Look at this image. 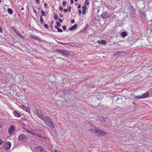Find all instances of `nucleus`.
Listing matches in <instances>:
<instances>
[{
	"label": "nucleus",
	"mask_w": 152,
	"mask_h": 152,
	"mask_svg": "<svg viewBox=\"0 0 152 152\" xmlns=\"http://www.w3.org/2000/svg\"><path fill=\"white\" fill-rule=\"evenodd\" d=\"M42 119L45 122V124L47 126H48L50 128H54L55 126L53 124L51 121V119L48 117H44L42 118Z\"/></svg>",
	"instance_id": "obj_1"
},
{
	"label": "nucleus",
	"mask_w": 152,
	"mask_h": 152,
	"mask_svg": "<svg viewBox=\"0 0 152 152\" xmlns=\"http://www.w3.org/2000/svg\"><path fill=\"white\" fill-rule=\"evenodd\" d=\"M55 52L59 53L61 55H62L68 57L70 55V52L68 51L59 49L56 50L54 51Z\"/></svg>",
	"instance_id": "obj_2"
},
{
	"label": "nucleus",
	"mask_w": 152,
	"mask_h": 152,
	"mask_svg": "<svg viewBox=\"0 0 152 152\" xmlns=\"http://www.w3.org/2000/svg\"><path fill=\"white\" fill-rule=\"evenodd\" d=\"M63 93L64 95L67 96L69 98H70V96L72 97V96H74L73 94H74V93L73 91H66L64 90Z\"/></svg>",
	"instance_id": "obj_3"
},
{
	"label": "nucleus",
	"mask_w": 152,
	"mask_h": 152,
	"mask_svg": "<svg viewBox=\"0 0 152 152\" xmlns=\"http://www.w3.org/2000/svg\"><path fill=\"white\" fill-rule=\"evenodd\" d=\"M37 115L40 118L42 119L43 117V114L41 110L39 109H37L35 112Z\"/></svg>",
	"instance_id": "obj_4"
},
{
	"label": "nucleus",
	"mask_w": 152,
	"mask_h": 152,
	"mask_svg": "<svg viewBox=\"0 0 152 152\" xmlns=\"http://www.w3.org/2000/svg\"><path fill=\"white\" fill-rule=\"evenodd\" d=\"M11 146V143L10 142H7L4 145V148L6 150L8 151Z\"/></svg>",
	"instance_id": "obj_5"
},
{
	"label": "nucleus",
	"mask_w": 152,
	"mask_h": 152,
	"mask_svg": "<svg viewBox=\"0 0 152 152\" xmlns=\"http://www.w3.org/2000/svg\"><path fill=\"white\" fill-rule=\"evenodd\" d=\"M35 152H46L42 146L37 147L35 149Z\"/></svg>",
	"instance_id": "obj_6"
},
{
	"label": "nucleus",
	"mask_w": 152,
	"mask_h": 152,
	"mask_svg": "<svg viewBox=\"0 0 152 152\" xmlns=\"http://www.w3.org/2000/svg\"><path fill=\"white\" fill-rule=\"evenodd\" d=\"M96 133L102 136H104L106 135L107 133L104 132L101 129H97L96 131Z\"/></svg>",
	"instance_id": "obj_7"
},
{
	"label": "nucleus",
	"mask_w": 152,
	"mask_h": 152,
	"mask_svg": "<svg viewBox=\"0 0 152 152\" xmlns=\"http://www.w3.org/2000/svg\"><path fill=\"white\" fill-rule=\"evenodd\" d=\"M26 138V137L23 134H20L18 138V140L19 141H23L25 140Z\"/></svg>",
	"instance_id": "obj_8"
},
{
	"label": "nucleus",
	"mask_w": 152,
	"mask_h": 152,
	"mask_svg": "<svg viewBox=\"0 0 152 152\" xmlns=\"http://www.w3.org/2000/svg\"><path fill=\"white\" fill-rule=\"evenodd\" d=\"M12 30L14 31L20 37H21L23 38H24V37L22 34H21L15 28V27H12Z\"/></svg>",
	"instance_id": "obj_9"
},
{
	"label": "nucleus",
	"mask_w": 152,
	"mask_h": 152,
	"mask_svg": "<svg viewBox=\"0 0 152 152\" xmlns=\"http://www.w3.org/2000/svg\"><path fill=\"white\" fill-rule=\"evenodd\" d=\"M128 10L129 12H130V13L132 14H133L134 13V11L133 7L132 6L130 5H129L128 6Z\"/></svg>",
	"instance_id": "obj_10"
},
{
	"label": "nucleus",
	"mask_w": 152,
	"mask_h": 152,
	"mask_svg": "<svg viewBox=\"0 0 152 152\" xmlns=\"http://www.w3.org/2000/svg\"><path fill=\"white\" fill-rule=\"evenodd\" d=\"M101 16L103 18H107L109 17V15L107 14V12H105L102 14Z\"/></svg>",
	"instance_id": "obj_11"
},
{
	"label": "nucleus",
	"mask_w": 152,
	"mask_h": 152,
	"mask_svg": "<svg viewBox=\"0 0 152 152\" xmlns=\"http://www.w3.org/2000/svg\"><path fill=\"white\" fill-rule=\"evenodd\" d=\"M82 8L83 9L82 13L84 15L85 13L86 10L87 9L86 3H84V6L82 7Z\"/></svg>",
	"instance_id": "obj_12"
},
{
	"label": "nucleus",
	"mask_w": 152,
	"mask_h": 152,
	"mask_svg": "<svg viewBox=\"0 0 152 152\" xmlns=\"http://www.w3.org/2000/svg\"><path fill=\"white\" fill-rule=\"evenodd\" d=\"M149 96V94L148 92H146L143 94L142 95V99H144L148 97Z\"/></svg>",
	"instance_id": "obj_13"
},
{
	"label": "nucleus",
	"mask_w": 152,
	"mask_h": 152,
	"mask_svg": "<svg viewBox=\"0 0 152 152\" xmlns=\"http://www.w3.org/2000/svg\"><path fill=\"white\" fill-rule=\"evenodd\" d=\"M97 42L99 44H102V45H105L107 43L106 40L103 39H102L101 41H100L99 40L98 41H97Z\"/></svg>",
	"instance_id": "obj_14"
},
{
	"label": "nucleus",
	"mask_w": 152,
	"mask_h": 152,
	"mask_svg": "<svg viewBox=\"0 0 152 152\" xmlns=\"http://www.w3.org/2000/svg\"><path fill=\"white\" fill-rule=\"evenodd\" d=\"M13 114L15 116H17L18 117H20L21 116L19 112H17L16 111H13Z\"/></svg>",
	"instance_id": "obj_15"
},
{
	"label": "nucleus",
	"mask_w": 152,
	"mask_h": 152,
	"mask_svg": "<svg viewBox=\"0 0 152 152\" xmlns=\"http://www.w3.org/2000/svg\"><path fill=\"white\" fill-rule=\"evenodd\" d=\"M131 95L132 96H133V98L135 99H142V97L141 95L140 96H135L134 95L132 94H131Z\"/></svg>",
	"instance_id": "obj_16"
},
{
	"label": "nucleus",
	"mask_w": 152,
	"mask_h": 152,
	"mask_svg": "<svg viewBox=\"0 0 152 152\" xmlns=\"http://www.w3.org/2000/svg\"><path fill=\"white\" fill-rule=\"evenodd\" d=\"M30 37L32 39H34L35 40H37L39 41H40L41 40L38 37H37L33 36H31Z\"/></svg>",
	"instance_id": "obj_17"
},
{
	"label": "nucleus",
	"mask_w": 152,
	"mask_h": 152,
	"mask_svg": "<svg viewBox=\"0 0 152 152\" xmlns=\"http://www.w3.org/2000/svg\"><path fill=\"white\" fill-rule=\"evenodd\" d=\"M139 13L143 17H145L146 16L145 13L144 12H143L141 10H140L139 11Z\"/></svg>",
	"instance_id": "obj_18"
},
{
	"label": "nucleus",
	"mask_w": 152,
	"mask_h": 152,
	"mask_svg": "<svg viewBox=\"0 0 152 152\" xmlns=\"http://www.w3.org/2000/svg\"><path fill=\"white\" fill-rule=\"evenodd\" d=\"M96 99H97V101H96V102H95V103H94V104H93L94 105L93 106H94V107H96L97 106H98L99 104H98L99 103V99L98 98H96Z\"/></svg>",
	"instance_id": "obj_19"
},
{
	"label": "nucleus",
	"mask_w": 152,
	"mask_h": 152,
	"mask_svg": "<svg viewBox=\"0 0 152 152\" xmlns=\"http://www.w3.org/2000/svg\"><path fill=\"white\" fill-rule=\"evenodd\" d=\"M121 35L123 37H125L127 35V34L126 32L124 31L121 32Z\"/></svg>",
	"instance_id": "obj_20"
},
{
	"label": "nucleus",
	"mask_w": 152,
	"mask_h": 152,
	"mask_svg": "<svg viewBox=\"0 0 152 152\" xmlns=\"http://www.w3.org/2000/svg\"><path fill=\"white\" fill-rule=\"evenodd\" d=\"M77 26V24H76L74 25V26H72L71 27L69 28V30L71 31H72L74 29H75Z\"/></svg>",
	"instance_id": "obj_21"
},
{
	"label": "nucleus",
	"mask_w": 152,
	"mask_h": 152,
	"mask_svg": "<svg viewBox=\"0 0 152 152\" xmlns=\"http://www.w3.org/2000/svg\"><path fill=\"white\" fill-rule=\"evenodd\" d=\"M23 110L28 112H30V108L28 107H26V106L25 107V108H24Z\"/></svg>",
	"instance_id": "obj_22"
},
{
	"label": "nucleus",
	"mask_w": 152,
	"mask_h": 152,
	"mask_svg": "<svg viewBox=\"0 0 152 152\" xmlns=\"http://www.w3.org/2000/svg\"><path fill=\"white\" fill-rule=\"evenodd\" d=\"M8 12L10 15L13 13V10L11 8H8L7 10Z\"/></svg>",
	"instance_id": "obj_23"
},
{
	"label": "nucleus",
	"mask_w": 152,
	"mask_h": 152,
	"mask_svg": "<svg viewBox=\"0 0 152 152\" xmlns=\"http://www.w3.org/2000/svg\"><path fill=\"white\" fill-rule=\"evenodd\" d=\"M9 129H10L11 130H13L14 131H15V126L14 125H11Z\"/></svg>",
	"instance_id": "obj_24"
},
{
	"label": "nucleus",
	"mask_w": 152,
	"mask_h": 152,
	"mask_svg": "<svg viewBox=\"0 0 152 152\" xmlns=\"http://www.w3.org/2000/svg\"><path fill=\"white\" fill-rule=\"evenodd\" d=\"M41 12L42 15V16H46V13L42 10H41Z\"/></svg>",
	"instance_id": "obj_25"
},
{
	"label": "nucleus",
	"mask_w": 152,
	"mask_h": 152,
	"mask_svg": "<svg viewBox=\"0 0 152 152\" xmlns=\"http://www.w3.org/2000/svg\"><path fill=\"white\" fill-rule=\"evenodd\" d=\"M55 20H57L58 19V15L57 14L55 13L54 15L53 16Z\"/></svg>",
	"instance_id": "obj_26"
},
{
	"label": "nucleus",
	"mask_w": 152,
	"mask_h": 152,
	"mask_svg": "<svg viewBox=\"0 0 152 152\" xmlns=\"http://www.w3.org/2000/svg\"><path fill=\"white\" fill-rule=\"evenodd\" d=\"M91 131V132L92 133H96V131H97V129H92L90 130Z\"/></svg>",
	"instance_id": "obj_27"
},
{
	"label": "nucleus",
	"mask_w": 152,
	"mask_h": 152,
	"mask_svg": "<svg viewBox=\"0 0 152 152\" xmlns=\"http://www.w3.org/2000/svg\"><path fill=\"white\" fill-rule=\"evenodd\" d=\"M9 133L10 134H13L14 132L13 130H11L10 129H9Z\"/></svg>",
	"instance_id": "obj_28"
},
{
	"label": "nucleus",
	"mask_w": 152,
	"mask_h": 152,
	"mask_svg": "<svg viewBox=\"0 0 152 152\" xmlns=\"http://www.w3.org/2000/svg\"><path fill=\"white\" fill-rule=\"evenodd\" d=\"M40 21L42 24L44 23V20L42 18V16H41L40 17Z\"/></svg>",
	"instance_id": "obj_29"
},
{
	"label": "nucleus",
	"mask_w": 152,
	"mask_h": 152,
	"mask_svg": "<svg viewBox=\"0 0 152 152\" xmlns=\"http://www.w3.org/2000/svg\"><path fill=\"white\" fill-rule=\"evenodd\" d=\"M147 24L149 26H151L152 24V20H150L148 21L147 22Z\"/></svg>",
	"instance_id": "obj_30"
},
{
	"label": "nucleus",
	"mask_w": 152,
	"mask_h": 152,
	"mask_svg": "<svg viewBox=\"0 0 152 152\" xmlns=\"http://www.w3.org/2000/svg\"><path fill=\"white\" fill-rule=\"evenodd\" d=\"M119 53L120 55H121V56H125V53L124 52L121 51L119 52Z\"/></svg>",
	"instance_id": "obj_31"
},
{
	"label": "nucleus",
	"mask_w": 152,
	"mask_h": 152,
	"mask_svg": "<svg viewBox=\"0 0 152 152\" xmlns=\"http://www.w3.org/2000/svg\"><path fill=\"white\" fill-rule=\"evenodd\" d=\"M66 1H64L63 2L62 5L63 7H65L66 6Z\"/></svg>",
	"instance_id": "obj_32"
},
{
	"label": "nucleus",
	"mask_w": 152,
	"mask_h": 152,
	"mask_svg": "<svg viewBox=\"0 0 152 152\" xmlns=\"http://www.w3.org/2000/svg\"><path fill=\"white\" fill-rule=\"evenodd\" d=\"M44 26L45 27V28L46 29L48 28V25L47 24L45 23L44 24Z\"/></svg>",
	"instance_id": "obj_33"
},
{
	"label": "nucleus",
	"mask_w": 152,
	"mask_h": 152,
	"mask_svg": "<svg viewBox=\"0 0 152 152\" xmlns=\"http://www.w3.org/2000/svg\"><path fill=\"white\" fill-rule=\"evenodd\" d=\"M58 31L59 32H63L62 29L61 28H58Z\"/></svg>",
	"instance_id": "obj_34"
},
{
	"label": "nucleus",
	"mask_w": 152,
	"mask_h": 152,
	"mask_svg": "<svg viewBox=\"0 0 152 152\" xmlns=\"http://www.w3.org/2000/svg\"><path fill=\"white\" fill-rule=\"evenodd\" d=\"M33 134L32 135L34 136H36L37 137L38 136V134H37V133H32Z\"/></svg>",
	"instance_id": "obj_35"
},
{
	"label": "nucleus",
	"mask_w": 152,
	"mask_h": 152,
	"mask_svg": "<svg viewBox=\"0 0 152 152\" xmlns=\"http://www.w3.org/2000/svg\"><path fill=\"white\" fill-rule=\"evenodd\" d=\"M88 26H89L88 24H87L86 25V26L84 28L86 30V29H87L88 28Z\"/></svg>",
	"instance_id": "obj_36"
},
{
	"label": "nucleus",
	"mask_w": 152,
	"mask_h": 152,
	"mask_svg": "<svg viewBox=\"0 0 152 152\" xmlns=\"http://www.w3.org/2000/svg\"><path fill=\"white\" fill-rule=\"evenodd\" d=\"M37 137H41L42 139H45V138L44 137H42V136L41 135H40L38 134V136Z\"/></svg>",
	"instance_id": "obj_37"
},
{
	"label": "nucleus",
	"mask_w": 152,
	"mask_h": 152,
	"mask_svg": "<svg viewBox=\"0 0 152 152\" xmlns=\"http://www.w3.org/2000/svg\"><path fill=\"white\" fill-rule=\"evenodd\" d=\"M63 7L61 6H60L59 7V10L61 11H62L63 10Z\"/></svg>",
	"instance_id": "obj_38"
},
{
	"label": "nucleus",
	"mask_w": 152,
	"mask_h": 152,
	"mask_svg": "<svg viewBox=\"0 0 152 152\" xmlns=\"http://www.w3.org/2000/svg\"><path fill=\"white\" fill-rule=\"evenodd\" d=\"M62 28L64 30H65L66 29V27L65 25H64L62 26Z\"/></svg>",
	"instance_id": "obj_39"
},
{
	"label": "nucleus",
	"mask_w": 152,
	"mask_h": 152,
	"mask_svg": "<svg viewBox=\"0 0 152 152\" xmlns=\"http://www.w3.org/2000/svg\"><path fill=\"white\" fill-rule=\"evenodd\" d=\"M56 24H57V26H59L60 27L61 26V24L58 22H56Z\"/></svg>",
	"instance_id": "obj_40"
},
{
	"label": "nucleus",
	"mask_w": 152,
	"mask_h": 152,
	"mask_svg": "<svg viewBox=\"0 0 152 152\" xmlns=\"http://www.w3.org/2000/svg\"><path fill=\"white\" fill-rule=\"evenodd\" d=\"M3 142L2 140L1 139V138H0V145H1L3 143Z\"/></svg>",
	"instance_id": "obj_41"
},
{
	"label": "nucleus",
	"mask_w": 152,
	"mask_h": 152,
	"mask_svg": "<svg viewBox=\"0 0 152 152\" xmlns=\"http://www.w3.org/2000/svg\"><path fill=\"white\" fill-rule=\"evenodd\" d=\"M28 133H29L30 134H31V135H32L33 134L32 133H33V132H32L30 131H29L28 132Z\"/></svg>",
	"instance_id": "obj_42"
},
{
	"label": "nucleus",
	"mask_w": 152,
	"mask_h": 152,
	"mask_svg": "<svg viewBox=\"0 0 152 152\" xmlns=\"http://www.w3.org/2000/svg\"><path fill=\"white\" fill-rule=\"evenodd\" d=\"M64 12H66L68 11V9H64Z\"/></svg>",
	"instance_id": "obj_43"
},
{
	"label": "nucleus",
	"mask_w": 152,
	"mask_h": 152,
	"mask_svg": "<svg viewBox=\"0 0 152 152\" xmlns=\"http://www.w3.org/2000/svg\"><path fill=\"white\" fill-rule=\"evenodd\" d=\"M68 10H69V11H71V7H67V9Z\"/></svg>",
	"instance_id": "obj_44"
},
{
	"label": "nucleus",
	"mask_w": 152,
	"mask_h": 152,
	"mask_svg": "<svg viewBox=\"0 0 152 152\" xmlns=\"http://www.w3.org/2000/svg\"><path fill=\"white\" fill-rule=\"evenodd\" d=\"M20 107L22 108L23 109H24V108H25V106H24L23 105H21V106H20Z\"/></svg>",
	"instance_id": "obj_45"
},
{
	"label": "nucleus",
	"mask_w": 152,
	"mask_h": 152,
	"mask_svg": "<svg viewBox=\"0 0 152 152\" xmlns=\"http://www.w3.org/2000/svg\"><path fill=\"white\" fill-rule=\"evenodd\" d=\"M33 11L35 13L36 15H37V13L36 10L35 9H34Z\"/></svg>",
	"instance_id": "obj_46"
},
{
	"label": "nucleus",
	"mask_w": 152,
	"mask_h": 152,
	"mask_svg": "<svg viewBox=\"0 0 152 152\" xmlns=\"http://www.w3.org/2000/svg\"><path fill=\"white\" fill-rule=\"evenodd\" d=\"M35 1H36V4H38L39 3V0H36Z\"/></svg>",
	"instance_id": "obj_47"
},
{
	"label": "nucleus",
	"mask_w": 152,
	"mask_h": 152,
	"mask_svg": "<svg viewBox=\"0 0 152 152\" xmlns=\"http://www.w3.org/2000/svg\"><path fill=\"white\" fill-rule=\"evenodd\" d=\"M0 32L2 33L3 32V31L2 30V28L0 26Z\"/></svg>",
	"instance_id": "obj_48"
},
{
	"label": "nucleus",
	"mask_w": 152,
	"mask_h": 152,
	"mask_svg": "<svg viewBox=\"0 0 152 152\" xmlns=\"http://www.w3.org/2000/svg\"><path fill=\"white\" fill-rule=\"evenodd\" d=\"M58 21L60 23H61L63 21L61 19V18H59L58 19Z\"/></svg>",
	"instance_id": "obj_49"
},
{
	"label": "nucleus",
	"mask_w": 152,
	"mask_h": 152,
	"mask_svg": "<svg viewBox=\"0 0 152 152\" xmlns=\"http://www.w3.org/2000/svg\"><path fill=\"white\" fill-rule=\"evenodd\" d=\"M48 6L47 4L46 3H45L44 4V7L45 8H47V7Z\"/></svg>",
	"instance_id": "obj_50"
},
{
	"label": "nucleus",
	"mask_w": 152,
	"mask_h": 152,
	"mask_svg": "<svg viewBox=\"0 0 152 152\" xmlns=\"http://www.w3.org/2000/svg\"><path fill=\"white\" fill-rule=\"evenodd\" d=\"M23 129L26 131L27 132H28L29 131V130H28V129H26V128H23Z\"/></svg>",
	"instance_id": "obj_51"
},
{
	"label": "nucleus",
	"mask_w": 152,
	"mask_h": 152,
	"mask_svg": "<svg viewBox=\"0 0 152 152\" xmlns=\"http://www.w3.org/2000/svg\"><path fill=\"white\" fill-rule=\"evenodd\" d=\"M78 13L80 14H81V10L80 9H79V10H78Z\"/></svg>",
	"instance_id": "obj_52"
},
{
	"label": "nucleus",
	"mask_w": 152,
	"mask_h": 152,
	"mask_svg": "<svg viewBox=\"0 0 152 152\" xmlns=\"http://www.w3.org/2000/svg\"><path fill=\"white\" fill-rule=\"evenodd\" d=\"M75 22V20L74 19H72L71 20V22L72 23H73Z\"/></svg>",
	"instance_id": "obj_53"
},
{
	"label": "nucleus",
	"mask_w": 152,
	"mask_h": 152,
	"mask_svg": "<svg viewBox=\"0 0 152 152\" xmlns=\"http://www.w3.org/2000/svg\"><path fill=\"white\" fill-rule=\"evenodd\" d=\"M74 2V1L73 0H71L70 1V3L71 4H72Z\"/></svg>",
	"instance_id": "obj_54"
},
{
	"label": "nucleus",
	"mask_w": 152,
	"mask_h": 152,
	"mask_svg": "<svg viewBox=\"0 0 152 152\" xmlns=\"http://www.w3.org/2000/svg\"><path fill=\"white\" fill-rule=\"evenodd\" d=\"M86 30H85V29L84 28L83 29H82L81 31H80V32L81 33V32H83V31H86Z\"/></svg>",
	"instance_id": "obj_55"
},
{
	"label": "nucleus",
	"mask_w": 152,
	"mask_h": 152,
	"mask_svg": "<svg viewBox=\"0 0 152 152\" xmlns=\"http://www.w3.org/2000/svg\"><path fill=\"white\" fill-rule=\"evenodd\" d=\"M86 3V5H88V4H89V1H87V2H85V3Z\"/></svg>",
	"instance_id": "obj_56"
},
{
	"label": "nucleus",
	"mask_w": 152,
	"mask_h": 152,
	"mask_svg": "<svg viewBox=\"0 0 152 152\" xmlns=\"http://www.w3.org/2000/svg\"><path fill=\"white\" fill-rule=\"evenodd\" d=\"M59 16L60 17L62 18L63 17V15L62 14H60Z\"/></svg>",
	"instance_id": "obj_57"
},
{
	"label": "nucleus",
	"mask_w": 152,
	"mask_h": 152,
	"mask_svg": "<svg viewBox=\"0 0 152 152\" xmlns=\"http://www.w3.org/2000/svg\"><path fill=\"white\" fill-rule=\"evenodd\" d=\"M81 7V5H80V4H79L78 5V7H77V8H80Z\"/></svg>",
	"instance_id": "obj_58"
},
{
	"label": "nucleus",
	"mask_w": 152,
	"mask_h": 152,
	"mask_svg": "<svg viewBox=\"0 0 152 152\" xmlns=\"http://www.w3.org/2000/svg\"><path fill=\"white\" fill-rule=\"evenodd\" d=\"M102 106L103 107H107V105H106V104H105V105H103Z\"/></svg>",
	"instance_id": "obj_59"
},
{
	"label": "nucleus",
	"mask_w": 152,
	"mask_h": 152,
	"mask_svg": "<svg viewBox=\"0 0 152 152\" xmlns=\"http://www.w3.org/2000/svg\"><path fill=\"white\" fill-rule=\"evenodd\" d=\"M55 28H56V29H58L59 28L57 26H55Z\"/></svg>",
	"instance_id": "obj_60"
},
{
	"label": "nucleus",
	"mask_w": 152,
	"mask_h": 152,
	"mask_svg": "<svg viewBox=\"0 0 152 152\" xmlns=\"http://www.w3.org/2000/svg\"><path fill=\"white\" fill-rule=\"evenodd\" d=\"M62 44L63 45H69L67 43H63Z\"/></svg>",
	"instance_id": "obj_61"
},
{
	"label": "nucleus",
	"mask_w": 152,
	"mask_h": 152,
	"mask_svg": "<svg viewBox=\"0 0 152 152\" xmlns=\"http://www.w3.org/2000/svg\"><path fill=\"white\" fill-rule=\"evenodd\" d=\"M50 27L52 28H53V25L52 24H50Z\"/></svg>",
	"instance_id": "obj_62"
},
{
	"label": "nucleus",
	"mask_w": 152,
	"mask_h": 152,
	"mask_svg": "<svg viewBox=\"0 0 152 152\" xmlns=\"http://www.w3.org/2000/svg\"><path fill=\"white\" fill-rule=\"evenodd\" d=\"M21 10H24V8L23 7H22L21 8Z\"/></svg>",
	"instance_id": "obj_63"
},
{
	"label": "nucleus",
	"mask_w": 152,
	"mask_h": 152,
	"mask_svg": "<svg viewBox=\"0 0 152 152\" xmlns=\"http://www.w3.org/2000/svg\"><path fill=\"white\" fill-rule=\"evenodd\" d=\"M58 43H59L60 44H62V43H63L62 42H58Z\"/></svg>",
	"instance_id": "obj_64"
}]
</instances>
